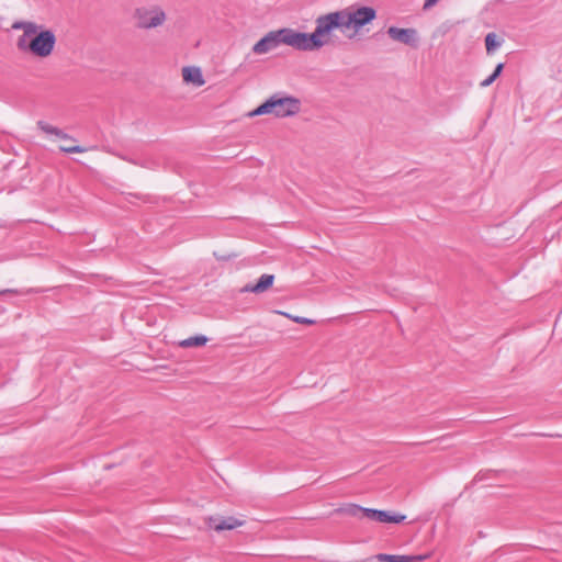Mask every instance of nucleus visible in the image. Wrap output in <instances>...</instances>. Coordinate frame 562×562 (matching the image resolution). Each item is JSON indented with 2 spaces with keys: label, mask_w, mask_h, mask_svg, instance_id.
<instances>
[{
  "label": "nucleus",
  "mask_w": 562,
  "mask_h": 562,
  "mask_svg": "<svg viewBox=\"0 0 562 562\" xmlns=\"http://www.w3.org/2000/svg\"><path fill=\"white\" fill-rule=\"evenodd\" d=\"M375 18L376 11L372 7H348L319 15L312 32L317 49L331 42L335 30H339L351 40L357 37Z\"/></svg>",
  "instance_id": "1"
},
{
  "label": "nucleus",
  "mask_w": 562,
  "mask_h": 562,
  "mask_svg": "<svg viewBox=\"0 0 562 562\" xmlns=\"http://www.w3.org/2000/svg\"><path fill=\"white\" fill-rule=\"evenodd\" d=\"M13 29L23 31L18 38V47L38 58L49 57L56 45V35L53 31L44 29L34 22H20Z\"/></svg>",
  "instance_id": "2"
},
{
  "label": "nucleus",
  "mask_w": 562,
  "mask_h": 562,
  "mask_svg": "<svg viewBox=\"0 0 562 562\" xmlns=\"http://www.w3.org/2000/svg\"><path fill=\"white\" fill-rule=\"evenodd\" d=\"M301 110V101L291 95L274 94L267 99L255 110L248 113L249 117L258 115H272L276 117H286L295 115Z\"/></svg>",
  "instance_id": "3"
},
{
  "label": "nucleus",
  "mask_w": 562,
  "mask_h": 562,
  "mask_svg": "<svg viewBox=\"0 0 562 562\" xmlns=\"http://www.w3.org/2000/svg\"><path fill=\"white\" fill-rule=\"evenodd\" d=\"M133 18L139 29H154L162 25L166 21L165 12L157 5H142L136 8Z\"/></svg>",
  "instance_id": "4"
},
{
  "label": "nucleus",
  "mask_w": 562,
  "mask_h": 562,
  "mask_svg": "<svg viewBox=\"0 0 562 562\" xmlns=\"http://www.w3.org/2000/svg\"><path fill=\"white\" fill-rule=\"evenodd\" d=\"M281 42L299 50H317L312 33H303L292 29H281Z\"/></svg>",
  "instance_id": "5"
},
{
  "label": "nucleus",
  "mask_w": 562,
  "mask_h": 562,
  "mask_svg": "<svg viewBox=\"0 0 562 562\" xmlns=\"http://www.w3.org/2000/svg\"><path fill=\"white\" fill-rule=\"evenodd\" d=\"M281 44H283L281 42V30L272 31L263 36L260 41H258L254 45L252 50L257 55H263L276 49Z\"/></svg>",
  "instance_id": "6"
},
{
  "label": "nucleus",
  "mask_w": 562,
  "mask_h": 562,
  "mask_svg": "<svg viewBox=\"0 0 562 562\" xmlns=\"http://www.w3.org/2000/svg\"><path fill=\"white\" fill-rule=\"evenodd\" d=\"M363 517L379 521V522H392L400 524L405 520L406 516L402 514H393L386 510L366 508L363 510Z\"/></svg>",
  "instance_id": "7"
},
{
  "label": "nucleus",
  "mask_w": 562,
  "mask_h": 562,
  "mask_svg": "<svg viewBox=\"0 0 562 562\" xmlns=\"http://www.w3.org/2000/svg\"><path fill=\"white\" fill-rule=\"evenodd\" d=\"M182 80L186 85L200 88L205 85L202 69L198 66H186L181 69Z\"/></svg>",
  "instance_id": "8"
},
{
  "label": "nucleus",
  "mask_w": 562,
  "mask_h": 562,
  "mask_svg": "<svg viewBox=\"0 0 562 562\" xmlns=\"http://www.w3.org/2000/svg\"><path fill=\"white\" fill-rule=\"evenodd\" d=\"M36 128L41 132V136L46 138H57V139H67L72 138L69 134L66 133L65 130L58 127L57 125L46 122L38 121L36 123Z\"/></svg>",
  "instance_id": "9"
},
{
  "label": "nucleus",
  "mask_w": 562,
  "mask_h": 562,
  "mask_svg": "<svg viewBox=\"0 0 562 562\" xmlns=\"http://www.w3.org/2000/svg\"><path fill=\"white\" fill-rule=\"evenodd\" d=\"M387 34L392 40L407 45L414 44L416 40V31L414 29H400L391 26L387 30Z\"/></svg>",
  "instance_id": "10"
},
{
  "label": "nucleus",
  "mask_w": 562,
  "mask_h": 562,
  "mask_svg": "<svg viewBox=\"0 0 562 562\" xmlns=\"http://www.w3.org/2000/svg\"><path fill=\"white\" fill-rule=\"evenodd\" d=\"M244 521L235 517L213 518L210 526L216 531L232 530L243 526Z\"/></svg>",
  "instance_id": "11"
},
{
  "label": "nucleus",
  "mask_w": 562,
  "mask_h": 562,
  "mask_svg": "<svg viewBox=\"0 0 562 562\" xmlns=\"http://www.w3.org/2000/svg\"><path fill=\"white\" fill-rule=\"evenodd\" d=\"M274 281L273 274H262L255 284H247L243 288V292L262 293L268 290Z\"/></svg>",
  "instance_id": "12"
},
{
  "label": "nucleus",
  "mask_w": 562,
  "mask_h": 562,
  "mask_svg": "<svg viewBox=\"0 0 562 562\" xmlns=\"http://www.w3.org/2000/svg\"><path fill=\"white\" fill-rule=\"evenodd\" d=\"M207 342V337L203 335H198L193 337H189L187 339H183L179 342V345L183 348H191V347H200L204 346Z\"/></svg>",
  "instance_id": "13"
},
{
  "label": "nucleus",
  "mask_w": 562,
  "mask_h": 562,
  "mask_svg": "<svg viewBox=\"0 0 562 562\" xmlns=\"http://www.w3.org/2000/svg\"><path fill=\"white\" fill-rule=\"evenodd\" d=\"M378 561L380 562H412L416 558L409 555H395V554H385L381 553L378 557Z\"/></svg>",
  "instance_id": "14"
},
{
  "label": "nucleus",
  "mask_w": 562,
  "mask_h": 562,
  "mask_svg": "<svg viewBox=\"0 0 562 562\" xmlns=\"http://www.w3.org/2000/svg\"><path fill=\"white\" fill-rule=\"evenodd\" d=\"M501 45V41L495 33H488L485 37L486 50L491 53Z\"/></svg>",
  "instance_id": "15"
},
{
  "label": "nucleus",
  "mask_w": 562,
  "mask_h": 562,
  "mask_svg": "<svg viewBox=\"0 0 562 562\" xmlns=\"http://www.w3.org/2000/svg\"><path fill=\"white\" fill-rule=\"evenodd\" d=\"M59 149L66 154L85 153L92 149V146L86 145H74V146H60Z\"/></svg>",
  "instance_id": "16"
},
{
  "label": "nucleus",
  "mask_w": 562,
  "mask_h": 562,
  "mask_svg": "<svg viewBox=\"0 0 562 562\" xmlns=\"http://www.w3.org/2000/svg\"><path fill=\"white\" fill-rule=\"evenodd\" d=\"M366 508L364 507H361V506H358V505H350L346 512L347 514H349L350 516H353V517H363V510Z\"/></svg>",
  "instance_id": "17"
},
{
  "label": "nucleus",
  "mask_w": 562,
  "mask_h": 562,
  "mask_svg": "<svg viewBox=\"0 0 562 562\" xmlns=\"http://www.w3.org/2000/svg\"><path fill=\"white\" fill-rule=\"evenodd\" d=\"M294 322L299 323V324H313L314 322L310 318H305V317H294L293 318Z\"/></svg>",
  "instance_id": "18"
},
{
  "label": "nucleus",
  "mask_w": 562,
  "mask_h": 562,
  "mask_svg": "<svg viewBox=\"0 0 562 562\" xmlns=\"http://www.w3.org/2000/svg\"><path fill=\"white\" fill-rule=\"evenodd\" d=\"M496 78L493 77V75H491L488 78H486L485 80H483L481 82V86L482 87H488L490 85H492V82L495 80Z\"/></svg>",
  "instance_id": "19"
},
{
  "label": "nucleus",
  "mask_w": 562,
  "mask_h": 562,
  "mask_svg": "<svg viewBox=\"0 0 562 562\" xmlns=\"http://www.w3.org/2000/svg\"><path fill=\"white\" fill-rule=\"evenodd\" d=\"M502 70H503V64H498L494 70V72L492 74L493 77L497 78L501 75Z\"/></svg>",
  "instance_id": "20"
},
{
  "label": "nucleus",
  "mask_w": 562,
  "mask_h": 562,
  "mask_svg": "<svg viewBox=\"0 0 562 562\" xmlns=\"http://www.w3.org/2000/svg\"><path fill=\"white\" fill-rule=\"evenodd\" d=\"M439 0H425L424 9L434 7Z\"/></svg>",
  "instance_id": "21"
}]
</instances>
